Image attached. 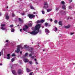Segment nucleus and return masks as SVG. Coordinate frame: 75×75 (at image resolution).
I'll list each match as a JSON object with an SVG mask.
<instances>
[{
  "label": "nucleus",
  "mask_w": 75,
  "mask_h": 75,
  "mask_svg": "<svg viewBox=\"0 0 75 75\" xmlns=\"http://www.w3.org/2000/svg\"><path fill=\"white\" fill-rule=\"evenodd\" d=\"M41 12L42 14H45V11H44V10H42V11H41Z\"/></svg>",
  "instance_id": "obj_19"
},
{
  "label": "nucleus",
  "mask_w": 75,
  "mask_h": 75,
  "mask_svg": "<svg viewBox=\"0 0 75 75\" xmlns=\"http://www.w3.org/2000/svg\"><path fill=\"white\" fill-rule=\"evenodd\" d=\"M22 23H23V21H22Z\"/></svg>",
  "instance_id": "obj_62"
},
{
  "label": "nucleus",
  "mask_w": 75,
  "mask_h": 75,
  "mask_svg": "<svg viewBox=\"0 0 75 75\" xmlns=\"http://www.w3.org/2000/svg\"><path fill=\"white\" fill-rule=\"evenodd\" d=\"M7 8H8V7H7Z\"/></svg>",
  "instance_id": "obj_61"
},
{
  "label": "nucleus",
  "mask_w": 75,
  "mask_h": 75,
  "mask_svg": "<svg viewBox=\"0 0 75 75\" xmlns=\"http://www.w3.org/2000/svg\"><path fill=\"white\" fill-rule=\"evenodd\" d=\"M45 33H47V34H48V33H50V31L47 29H45Z\"/></svg>",
  "instance_id": "obj_10"
},
{
  "label": "nucleus",
  "mask_w": 75,
  "mask_h": 75,
  "mask_svg": "<svg viewBox=\"0 0 75 75\" xmlns=\"http://www.w3.org/2000/svg\"><path fill=\"white\" fill-rule=\"evenodd\" d=\"M27 55H28V53H25V57H27Z\"/></svg>",
  "instance_id": "obj_32"
},
{
  "label": "nucleus",
  "mask_w": 75,
  "mask_h": 75,
  "mask_svg": "<svg viewBox=\"0 0 75 75\" xmlns=\"http://www.w3.org/2000/svg\"><path fill=\"white\" fill-rule=\"evenodd\" d=\"M30 57L31 58H32V59H34V57Z\"/></svg>",
  "instance_id": "obj_39"
},
{
  "label": "nucleus",
  "mask_w": 75,
  "mask_h": 75,
  "mask_svg": "<svg viewBox=\"0 0 75 75\" xmlns=\"http://www.w3.org/2000/svg\"><path fill=\"white\" fill-rule=\"evenodd\" d=\"M10 54H8L7 55V56L8 57H9V56H10Z\"/></svg>",
  "instance_id": "obj_43"
},
{
  "label": "nucleus",
  "mask_w": 75,
  "mask_h": 75,
  "mask_svg": "<svg viewBox=\"0 0 75 75\" xmlns=\"http://www.w3.org/2000/svg\"><path fill=\"white\" fill-rule=\"evenodd\" d=\"M16 56V54L15 53H13L12 55V57H15Z\"/></svg>",
  "instance_id": "obj_29"
},
{
  "label": "nucleus",
  "mask_w": 75,
  "mask_h": 75,
  "mask_svg": "<svg viewBox=\"0 0 75 75\" xmlns=\"http://www.w3.org/2000/svg\"><path fill=\"white\" fill-rule=\"evenodd\" d=\"M61 3L62 4H65V2H64V1H62Z\"/></svg>",
  "instance_id": "obj_28"
},
{
  "label": "nucleus",
  "mask_w": 75,
  "mask_h": 75,
  "mask_svg": "<svg viewBox=\"0 0 75 75\" xmlns=\"http://www.w3.org/2000/svg\"><path fill=\"white\" fill-rule=\"evenodd\" d=\"M14 27V25H10V27L11 28H12V27Z\"/></svg>",
  "instance_id": "obj_31"
},
{
  "label": "nucleus",
  "mask_w": 75,
  "mask_h": 75,
  "mask_svg": "<svg viewBox=\"0 0 75 75\" xmlns=\"http://www.w3.org/2000/svg\"><path fill=\"white\" fill-rule=\"evenodd\" d=\"M28 16L29 18H34L35 17V15L33 14H29L28 15Z\"/></svg>",
  "instance_id": "obj_5"
},
{
  "label": "nucleus",
  "mask_w": 75,
  "mask_h": 75,
  "mask_svg": "<svg viewBox=\"0 0 75 75\" xmlns=\"http://www.w3.org/2000/svg\"><path fill=\"white\" fill-rule=\"evenodd\" d=\"M32 25H33V23H30L28 24V26L29 27H31L32 26Z\"/></svg>",
  "instance_id": "obj_21"
},
{
  "label": "nucleus",
  "mask_w": 75,
  "mask_h": 75,
  "mask_svg": "<svg viewBox=\"0 0 75 75\" xmlns=\"http://www.w3.org/2000/svg\"><path fill=\"white\" fill-rule=\"evenodd\" d=\"M28 51H30V52H33V49L32 48V47L29 48Z\"/></svg>",
  "instance_id": "obj_8"
},
{
  "label": "nucleus",
  "mask_w": 75,
  "mask_h": 75,
  "mask_svg": "<svg viewBox=\"0 0 75 75\" xmlns=\"http://www.w3.org/2000/svg\"><path fill=\"white\" fill-rule=\"evenodd\" d=\"M53 30L54 31H57L58 30V29H57V27H55L53 28Z\"/></svg>",
  "instance_id": "obj_15"
},
{
  "label": "nucleus",
  "mask_w": 75,
  "mask_h": 75,
  "mask_svg": "<svg viewBox=\"0 0 75 75\" xmlns=\"http://www.w3.org/2000/svg\"><path fill=\"white\" fill-rule=\"evenodd\" d=\"M28 27L26 25H25L23 28V31H27V30L28 29Z\"/></svg>",
  "instance_id": "obj_6"
},
{
  "label": "nucleus",
  "mask_w": 75,
  "mask_h": 75,
  "mask_svg": "<svg viewBox=\"0 0 75 75\" xmlns=\"http://www.w3.org/2000/svg\"><path fill=\"white\" fill-rule=\"evenodd\" d=\"M11 32H14V29L13 28H11Z\"/></svg>",
  "instance_id": "obj_22"
},
{
  "label": "nucleus",
  "mask_w": 75,
  "mask_h": 75,
  "mask_svg": "<svg viewBox=\"0 0 75 75\" xmlns=\"http://www.w3.org/2000/svg\"><path fill=\"white\" fill-rule=\"evenodd\" d=\"M58 22V21H57V20H55L54 21V23H55V24H57V22Z\"/></svg>",
  "instance_id": "obj_35"
},
{
  "label": "nucleus",
  "mask_w": 75,
  "mask_h": 75,
  "mask_svg": "<svg viewBox=\"0 0 75 75\" xmlns=\"http://www.w3.org/2000/svg\"><path fill=\"white\" fill-rule=\"evenodd\" d=\"M73 65H75V64H73Z\"/></svg>",
  "instance_id": "obj_60"
},
{
  "label": "nucleus",
  "mask_w": 75,
  "mask_h": 75,
  "mask_svg": "<svg viewBox=\"0 0 75 75\" xmlns=\"http://www.w3.org/2000/svg\"><path fill=\"white\" fill-rule=\"evenodd\" d=\"M36 23H41L40 20H39L37 21Z\"/></svg>",
  "instance_id": "obj_25"
},
{
  "label": "nucleus",
  "mask_w": 75,
  "mask_h": 75,
  "mask_svg": "<svg viewBox=\"0 0 75 75\" xmlns=\"http://www.w3.org/2000/svg\"><path fill=\"white\" fill-rule=\"evenodd\" d=\"M40 27L41 25L40 24H38L36 25L34 29V30L32 32H29V33L31 34H33V35H35V34H37L38 33L39 30H40Z\"/></svg>",
  "instance_id": "obj_1"
},
{
  "label": "nucleus",
  "mask_w": 75,
  "mask_h": 75,
  "mask_svg": "<svg viewBox=\"0 0 75 75\" xmlns=\"http://www.w3.org/2000/svg\"><path fill=\"white\" fill-rule=\"evenodd\" d=\"M44 4V5L43 7V8H47L48 7H49L47 1L45 2Z\"/></svg>",
  "instance_id": "obj_2"
},
{
  "label": "nucleus",
  "mask_w": 75,
  "mask_h": 75,
  "mask_svg": "<svg viewBox=\"0 0 75 75\" xmlns=\"http://www.w3.org/2000/svg\"><path fill=\"white\" fill-rule=\"evenodd\" d=\"M6 20H8L9 19V17L8 16H6Z\"/></svg>",
  "instance_id": "obj_24"
},
{
  "label": "nucleus",
  "mask_w": 75,
  "mask_h": 75,
  "mask_svg": "<svg viewBox=\"0 0 75 75\" xmlns=\"http://www.w3.org/2000/svg\"><path fill=\"white\" fill-rule=\"evenodd\" d=\"M59 24L60 25H62V23L61 21H59Z\"/></svg>",
  "instance_id": "obj_12"
},
{
  "label": "nucleus",
  "mask_w": 75,
  "mask_h": 75,
  "mask_svg": "<svg viewBox=\"0 0 75 75\" xmlns=\"http://www.w3.org/2000/svg\"><path fill=\"white\" fill-rule=\"evenodd\" d=\"M30 7L31 9H32V10H33V9H34V7H33L32 6H30Z\"/></svg>",
  "instance_id": "obj_26"
},
{
  "label": "nucleus",
  "mask_w": 75,
  "mask_h": 75,
  "mask_svg": "<svg viewBox=\"0 0 75 75\" xmlns=\"http://www.w3.org/2000/svg\"><path fill=\"white\" fill-rule=\"evenodd\" d=\"M21 48V46L20 45H18L16 47V50L15 51V52L16 53H18L20 51V49Z\"/></svg>",
  "instance_id": "obj_3"
},
{
  "label": "nucleus",
  "mask_w": 75,
  "mask_h": 75,
  "mask_svg": "<svg viewBox=\"0 0 75 75\" xmlns=\"http://www.w3.org/2000/svg\"><path fill=\"white\" fill-rule=\"evenodd\" d=\"M35 64H38V62H36Z\"/></svg>",
  "instance_id": "obj_46"
},
{
  "label": "nucleus",
  "mask_w": 75,
  "mask_h": 75,
  "mask_svg": "<svg viewBox=\"0 0 75 75\" xmlns=\"http://www.w3.org/2000/svg\"><path fill=\"white\" fill-rule=\"evenodd\" d=\"M40 23H44V21H45V20H40Z\"/></svg>",
  "instance_id": "obj_20"
},
{
  "label": "nucleus",
  "mask_w": 75,
  "mask_h": 75,
  "mask_svg": "<svg viewBox=\"0 0 75 75\" xmlns=\"http://www.w3.org/2000/svg\"><path fill=\"white\" fill-rule=\"evenodd\" d=\"M47 12H50V11H51L52 10V9H47Z\"/></svg>",
  "instance_id": "obj_14"
},
{
  "label": "nucleus",
  "mask_w": 75,
  "mask_h": 75,
  "mask_svg": "<svg viewBox=\"0 0 75 75\" xmlns=\"http://www.w3.org/2000/svg\"><path fill=\"white\" fill-rule=\"evenodd\" d=\"M63 14H65L66 13H65V11H64L63 12Z\"/></svg>",
  "instance_id": "obj_42"
},
{
  "label": "nucleus",
  "mask_w": 75,
  "mask_h": 75,
  "mask_svg": "<svg viewBox=\"0 0 75 75\" xmlns=\"http://www.w3.org/2000/svg\"><path fill=\"white\" fill-rule=\"evenodd\" d=\"M50 21H52V19H51V18L50 19Z\"/></svg>",
  "instance_id": "obj_53"
},
{
  "label": "nucleus",
  "mask_w": 75,
  "mask_h": 75,
  "mask_svg": "<svg viewBox=\"0 0 75 75\" xmlns=\"http://www.w3.org/2000/svg\"><path fill=\"white\" fill-rule=\"evenodd\" d=\"M14 59H15L14 58H12L11 60V62H14Z\"/></svg>",
  "instance_id": "obj_30"
},
{
  "label": "nucleus",
  "mask_w": 75,
  "mask_h": 75,
  "mask_svg": "<svg viewBox=\"0 0 75 75\" xmlns=\"http://www.w3.org/2000/svg\"><path fill=\"white\" fill-rule=\"evenodd\" d=\"M26 70H27V72H30L31 71V70H30L28 68H27L26 69Z\"/></svg>",
  "instance_id": "obj_23"
},
{
  "label": "nucleus",
  "mask_w": 75,
  "mask_h": 75,
  "mask_svg": "<svg viewBox=\"0 0 75 75\" xmlns=\"http://www.w3.org/2000/svg\"><path fill=\"white\" fill-rule=\"evenodd\" d=\"M22 15H24V13H22Z\"/></svg>",
  "instance_id": "obj_57"
},
{
  "label": "nucleus",
  "mask_w": 75,
  "mask_h": 75,
  "mask_svg": "<svg viewBox=\"0 0 75 75\" xmlns=\"http://www.w3.org/2000/svg\"><path fill=\"white\" fill-rule=\"evenodd\" d=\"M34 54L33 53H31L29 54V56L30 57H34Z\"/></svg>",
  "instance_id": "obj_17"
},
{
  "label": "nucleus",
  "mask_w": 75,
  "mask_h": 75,
  "mask_svg": "<svg viewBox=\"0 0 75 75\" xmlns=\"http://www.w3.org/2000/svg\"><path fill=\"white\" fill-rule=\"evenodd\" d=\"M35 61H37V59H35Z\"/></svg>",
  "instance_id": "obj_54"
},
{
  "label": "nucleus",
  "mask_w": 75,
  "mask_h": 75,
  "mask_svg": "<svg viewBox=\"0 0 75 75\" xmlns=\"http://www.w3.org/2000/svg\"><path fill=\"white\" fill-rule=\"evenodd\" d=\"M12 16H13V17L14 16V13L12 14Z\"/></svg>",
  "instance_id": "obj_48"
},
{
  "label": "nucleus",
  "mask_w": 75,
  "mask_h": 75,
  "mask_svg": "<svg viewBox=\"0 0 75 75\" xmlns=\"http://www.w3.org/2000/svg\"><path fill=\"white\" fill-rule=\"evenodd\" d=\"M29 62V64H32V62L31 61H30Z\"/></svg>",
  "instance_id": "obj_44"
},
{
  "label": "nucleus",
  "mask_w": 75,
  "mask_h": 75,
  "mask_svg": "<svg viewBox=\"0 0 75 75\" xmlns=\"http://www.w3.org/2000/svg\"><path fill=\"white\" fill-rule=\"evenodd\" d=\"M21 72H22L21 70V69H19L18 70V74H21Z\"/></svg>",
  "instance_id": "obj_11"
},
{
  "label": "nucleus",
  "mask_w": 75,
  "mask_h": 75,
  "mask_svg": "<svg viewBox=\"0 0 75 75\" xmlns=\"http://www.w3.org/2000/svg\"><path fill=\"white\" fill-rule=\"evenodd\" d=\"M1 29L2 30H7L6 29L4 28L3 27H1Z\"/></svg>",
  "instance_id": "obj_18"
},
{
  "label": "nucleus",
  "mask_w": 75,
  "mask_h": 75,
  "mask_svg": "<svg viewBox=\"0 0 75 75\" xmlns=\"http://www.w3.org/2000/svg\"><path fill=\"white\" fill-rule=\"evenodd\" d=\"M45 51V50H43V51Z\"/></svg>",
  "instance_id": "obj_59"
},
{
  "label": "nucleus",
  "mask_w": 75,
  "mask_h": 75,
  "mask_svg": "<svg viewBox=\"0 0 75 75\" xmlns=\"http://www.w3.org/2000/svg\"><path fill=\"white\" fill-rule=\"evenodd\" d=\"M70 25H67V26H65V27H64V28H69V27H70Z\"/></svg>",
  "instance_id": "obj_13"
},
{
  "label": "nucleus",
  "mask_w": 75,
  "mask_h": 75,
  "mask_svg": "<svg viewBox=\"0 0 75 75\" xmlns=\"http://www.w3.org/2000/svg\"><path fill=\"white\" fill-rule=\"evenodd\" d=\"M2 53V52H0V57L1 55V53Z\"/></svg>",
  "instance_id": "obj_38"
},
{
  "label": "nucleus",
  "mask_w": 75,
  "mask_h": 75,
  "mask_svg": "<svg viewBox=\"0 0 75 75\" xmlns=\"http://www.w3.org/2000/svg\"><path fill=\"white\" fill-rule=\"evenodd\" d=\"M0 16H1V12H0Z\"/></svg>",
  "instance_id": "obj_55"
},
{
  "label": "nucleus",
  "mask_w": 75,
  "mask_h": 75,
  "mask_svg": "<svg viewBox=\"0 0 75 75\" xmlns=\"http://www.w3.org/2000/svg\"><path fill=\"white\" fill-rule=\"evenodd\" d=\"M0 65H2V64H0Z\"/></svg>",
  "instance_id": "obj_56"
},
{
  "label": "nucleus",
  "mask_w": 75,
  "mask_h": 75,
  "mask_svg": "<svg viewBox=\"0 0 75 75\" xmlns=\"http://www.w3.org/2000/svg\"><path fill=\"white\" fill-rule=\"evenodd\" d=\"M24 48L26 49V50L28 51V49L29 48V46L27 45H24Z\"/></svg>",
  "instance_id": "obj_7"
},
{
  "label": "nucleus",
  "mask_w": 75,
  "mask_h": 75,
  "mask_svg": "<svg viewBox=\"0 0 75 75\" xmlns=\"http://www.w3.org/2000/svg\"><path fill=\"white\" fill-rule=\"evenodd\" d=\"M22 52H23L22 51H21L20 52V53L21 54H22Z\"/></svg>",
  "instance_id": "obj_50"
},
{
  "label": "nucleus",
  "mask_w": 75,
  "mask_h": 75,
  "mask_svg": "<svg viewBox=\"0 0 75 75\" xmlns=\"http://www.w3.org/2000/svg\"><path fill=\"white\" fill-rule=\"evenodd\" d=\"M58 10H59L58 8H56V10H57V11H58Z\"/></svg>",
  "instance_id": "obj_47"
},
{
  "label": "nucleus",
  "mask_w": 75,
  "mask_h": 75,
  "mask_svg": "<svg viewBox=\"0 0 75 75\" xmlns=\"http://www.w3.org/2000/svg\"><path fill=\"white\" fill-rule=\"evenodd\" d=\"M8 42V40H6V42Z\"/></svg>",
  "instance_id": "obj_52"
},
{
  "label": "nucleus",
  "mask_w": 75,
  "mask_h": 75,
  "mask_svg": "<svg viewBox=\"0 0 75 75\" xmlns=\"http://www.w3.org/2000/svg\"><path fill=\"white\" fill-rule=\"evenodd\" d=\"M12 72L13 74H14V75H17V73H16V71L14 70H12Z\"/></svg>",
  "instance_id": "obj_9"
},
{
  "label": "nucleus",
  "mask_w": 75,
  "mask_h": 75,
  "mask_svg": "<svg viewBox=\"0 0 75 75\" xmlns=\"http://www.w3.org/2000/svg\"><path fill=\"white\" fill-rule=\"evenodd\" d=\"M33 73V72H31L30 73V75H32V74Z\"/></svg>",
  "instance_id": "obj_40"
},
{
  "label": "nucleus",
  "mask_w": 75,
  "mask_h": 75,
  "mask_svg": "<svg viewBox=\"0 0 75 75\" xmlns=\"http://www.w3.org/2000/svg\"><path fill=\"white\" fill-rule=\"evenodd\" d=\"M7 58L8 59H10V57H7Z\"/></svg>",
  "instance_id": "obj_34"
},
{
  "label": "nucleus",
  "mask_w": 75,
  "mask_h": 75,
  "mask_svg": "<svg viewBox=\"0 0 75 75\" xmlns=\"http://www.w3.org/2000/svg\"><path fill=\"white\" fill-rule=\"evenodd\" d=\"M23 60L25 63L28 62V59H27V58H26L25 57H23Z\"/></svg>",
  "instance_id": "obj_4"
},
{
  "label": "nucleus",
  "mask_w": 75,
  "mask_h": 75,
  "mask_svg": "<svg viewBox=\"0 0 75 75\" xmlns=\"http://www.w3.org/2000/svg\"><path fill=\"white\" fill-rule=\"evenodd\" d=\"M1 27H4L5 25L4 24H1Z\"/></svg>",
  "instance_id": "obj_27"
},
{
  "label": "nucleus",
  "mask_w": 75,
  "mask_h": 75,
  "mask_svg": "<svg viewBox=\"0 0 75 75\" xmlns=\"http://www.w3.org/2000/svg\"><path fill=\"white\" fill-rule=\"evenodd\" d=\"M35 13H36L35 12H33V14H35Z\"/></svg>",
  "instance_id": "obj_45"
},
{
  "label": "nucleus",
  "mask_w": 75,
  "mask_h": 75,
  "mask_svg": "<svg viewBox=\"0 0 75 75\" xmlns=\"http://www.w3.org/2000/svg\"><path fill=\"white\" fill-rule=\"evenodd\" d=\"M62 8L63 10H65L66 9L65 6L64 5L63 6Z\"/></svg>",
  "instance_id": "obj_16"
},
{
  "label": "nucleus",
  "mask_w": 75,
  "mask_h": 75,
  "mask_svg": "<svg viewBox=\"0 0 75 75\" xmlns=\"http://www.w3.org/2000/svg\"><path fill=\"white\" fill-rule=\"evenodd\" d=\"M48 25V23H46L45 24V26L46 27H47V25Z\"/></svg>",
  "instance_id": "obj_33"
},
{
  "label": "nucleus",
  "mask_w": 75,
  "mask_h": 75,
  "mask_svg": "<svg viewBox=\"0 0 75 75\" xmlns=\"http://www.w3.org/2000/svg\"><path fill=\"white\" fill-rule=\"evenodd\" d=\"M69 3H71V2H72V0H69Z\"/></svg>",
  "instance_id": "obj_41"
},
{
  "label": "nucleus",
  "mask_w": 75,
  "mask_h": 75,
  "mask_svg": "<svg viewBox=\"0 0 75 75\" xmlns=\"http://www.w3.org/2000/svg\"><path fill=\"white\" fill-rule=\"evenodd\" d=\"M22 29H21L20 30V31H21V32H22Z\"/></svg>",
  "instance_id": "obj_51"
},
{
  "label": "nucleus",
  "mask_w": 75,
  "mask_h": 75,
  "mask_svg": "<svg viewBox=\"0 0 75 75\" xmlns=\"http://www.w3.org/2000/svg\"><path fill=\"white\" fill-rule=\"evenodd\" d=\"M19 20L20 21H21V19L20 18H19Z\"/></svg>",
  "instance_id": "obj_37"
},
{
  "label": "nucleus",
  "mask_w": 75,
  "mask_h": 75,
  "mask_svg": "<svg viewBox=\"0 0 75 75\" xmlns=\"http://www.w3.org/2000/svg\"><path fill=\"white\" fill-rule=\"evenodd\" d=\"M17 26H18H18H19V25H17Z\"/></svg>",
  "instance_id": "obj_58"
},
{
  "label": "nucleus",
  "mask_w": 75,
  "mask_h": 75,
  "mask_svg": "<svg viewBox=\"0 0 75 75\" xmlns=\"http://www.w3.org/2000/svg\"><path fill=\"white\" fill-rule=\"evenodd\" d=\"M69 9H71V8H72L71 7V6H69Z\"/></svg>",
  "instance_id": "obj_36"
},
{
  "label": "nucleus",
  "mask_w": 75,
  "mask_h": 75,
  "mask_svg": "<svg viewBox=\"0 0 75 75\" xmlns=\"http://www.w3.org/2000/svg\"><path fill=\"white\" fill-rule=\"evenodd\" d=\"M73 34H74V33H70L71 35H73Z\"/></svg>",
  "instance_id": "obj_49"
}]
</instances>
